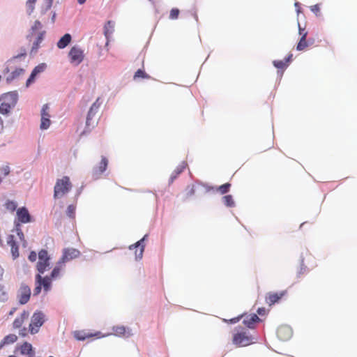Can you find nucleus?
I'll return each mask as SVG.
<instances>
[{
  "mask_svg": "<svg viewBox=\"0 0 357 357\" xmlns=\"http://www.w3.org/2000/svg\"><path fill=\"white\" fill-rule=\"evenodd\" d=\"M33 221V220L26 207L22 206L17 209L15 229L12 231L13 234H9L6 238V243L11 248V253L14 259L19 257L18 243H22L24 246L26 245L24 235L20 225Z\"/></svg>",
  "mask_w": 357,
  "mask_h": 357,
  "instance_id": "1",
  "label": "nucleus"
},
{
  "mask_svg": "<svg viewBox=\"0 0 357 357\" xmlns=\"http://www.w3.org/2000/svg\"><path fill=\"white\" fill-rule=\"evenodd\" d=\"M18 96L16 92H8L0 97V113L8 114L10 109L15 106Z\"/></svg>",
  "mask_w": 357,
  "mask_h": 357,
  "instance_id": "2",
  "label": "nucleus"
},
{
  "mask_svg": "<svg viewBox=\"0 0 357 357\" xmlns=\"http://www.w3.org/2000/svg\"><path fill=\"white\" fill-rule=\"evenodd\" d=\"M52 278L49 275L43 277L42 274L38 273L35 277L36 287L33 289V295H38L42 288L44 291L48 292L52 288Z\"/></svg>",
  "mask_w": 357,
  "mask_h": 357,
  "instance_id": "3",
  "label": "nucleus"
},
{
  "mask_svg": "<svg viewBox=\"0 0 357 357\" xmlns=\"http://www.w3.org/2000/svg\"><path fill=\"white\" fill-rule=\"evenodd\" d=\"M232 342L238 347H246L253 342L252 337L243 329L234 334Z\"/></svg>",
  "mask_w": 357,
  "mask_h": 357,
  "instance_id": "4",
  "label": "nucleus"
},
{
  "mask_svg": "<svg viewBox=\"0 0 357 357\" xmlns=\"http://www.w3.org/2000/svg\"><path fill=\"white\" fill-rule=\"evenodd\" d=\"M50 266V257L45 250H41L38 253V261L36 264V269L38 273L43 274L48 270Z\"/></svg>",
  "mask_w": 357,
  "mask_h": 357,
  "instance_id": "5",
  "label": "nucleus"
},
{
  "mask_svg": "<svg viewBox=\"0 0 357 357\" xmlns=\"http://www.w3.org/2000/svg\"><path fill=\"white\" fill-rule=\"evenodd\" d=\"M84 50L78 45L72 47L68 52V58L71 64L79 65L84 59Z\"/></svg>",
  "mask_w": 357,
  "mask_h": 357,
  "instance_id": "6",
  "label": "nucleus"
},
{
  "mask_svg": "<svg viewBox=\"0 0 357 357\" xmlns=\"http://www.w3.org/2000/svg\"><path fill=\"white\" fill-rule=\"evenodd\" d=\"M71 187L70 180H58L54 186V197L55 199L62 197L70 191Z\"/></svg>",
  "mask_w": 357,
  "mask_h": 357,
  "instance_id": "7",
  "label": "nucleus"
},
{
  "mask_svg": "<svg viewBox=\"0 0 357 357\" xmlns=\"http://www.w3.org/2000/svg\"><path fill=\"white\" fill-rule=\"evenodd\" d=\"M44 323V315L42 312H35L29 324V331L31 334H35L38 332L40 327Z\"/></svg>",
  "mask_w": 357,
  "mask_h": 357,
  "instance_id": "8",
  "label": "nucleus"
},
{
  "mask_svg": "<svg viewBox=\"0 0 357 357\" xmlns=\"http://www.w3.org/2000/svg\"><path fill=\"white\" fill-rule=\"evenodd\" d=\"M31 293L30 287L25 284H22L17 291V298L19 303L21 305H24L28 303L31 297Z\"/></svg>",
  "mask_w": 357,
  "mask_h": 357,
  "instance_id": "9",
  "label": "nucleus"
},
{
  "mask_svg": "<svg viewBox=\"0 0 357 357\" xmlns=\"http://www.w3.org/2000/svg\"><path fill=\"white\" fill-rule=\"evenodd\" d=\"M111 335V333H108L106 335H102L100 332H96L95 333H91L89 332H86L84 331H75L73 333V337L77 340L79 341H84L88 338H91L93 337H96V338H101L104 337H107L108 335Z\"/></svg>",
  "mask_w": 357,
  "mask_h": 357,
  "instance_id": "10",
  "label": "nucleus"
},
{
  "mask_svg": "<svg viewBox=\"0 0 357 357\" xmlns=\"http://www.w3.org/2000/svg\"><path fill=\"white\" fill-rule=\"evenodd\" d=\"M80 255V252L75 248H65L63 250V255L61 258L59 259L61 263L65 264L66 261L73 260L78 257Z\"/></svg>",
  "mask_w": 357,
  "mask_h": 357,
  "instance_id": "11",
  "label": "nucleus"
},
{
  "mask_svg": "<svg viewBox=\"0 0 357 357\" xmlns=\"http://www.w3.org/2000/svg\"><path fill=\"white\" fill-rule=\"evenodd\" d=\"M100 103H99V98L96 100V101L92 105L91 107L88 115L86 117V125L87 127L91 126L94 127V126L96 124V122L95 121H92L93 117L95 116V114L97 113L99 107H100Z\"/></svg>",
  "mask_w": 357,
  "mask_h": 357,
  "instance_id": "12",
  "label": "nucleus"
},
{
  "mask_svg": "<svg viewBox=\"0 0 357 357\" xmlns=\"http://www.w3.org/2000/svg\"><path fill=\"white\" fill-rule=\"evenodd\" d=\"M50 115L49 114V106L45 104L43 106L41 110V123H40V128L43 130L47 129L50 124L51 121L50 119Z\"/></svg>",
  "mask_w": 357,
  "mask_h": 357,
  "instance_id": "13",
  "label": "nucleus"
},
{
  "mask_svg": "<svg viewBox=\"0 0 357 357\" xmlns=\"http://www.w3.org/2000/svg\"><path fill=\"white\" fill-rule=\"evenodd\" d=\"M147 235H145L141 240L138 241L136 243L130 245L129 249L131 250H135V259L139 260L141 259L143 257V253L144 251V245L143 244V241Z\"/></svg>",
  "mask_w": 357,
  "mask_h": 357,
  "instance_id": "14",
  "label": "nucleus"
},
{
  "mask_svg": "<svg viewBox=\"0 0 357 357\" xmlns=\"http://www.w3.org/2000/svg\"><path fill=\"white\" fill-rule=\"evenodd\" d=\"M277 336L282 341H287L292 336V331L287 326H281L277 329Z\"/></svg>",
  "mask_w": 357,
  "mask_h": 357,
  "instance_id": "15",
  "label": "nucleus"
},
{
  "mask_svg": "<svg viewBox=\"0 0 357 357\" xmlns=\"http://www.w3.org/2000/svg\"><path fill=\"white\" fill-rule=\"evenodd\" d=\"M285 294V291L279 293L269 292L266 296V303L271 306L275 304V303H278Z\"/></svg>",
  "mask_w": 357,
  "mask_h": 357,
  "instance_id": "16",
  "label": "nucleus"
},
{
  "mask_svg": "<svg viewBox=\"0 0 357 357\" xmlns=\"http://www.w3.org/2000/svg\"><path fill=\"white\" fill-rule=\"evenodd\" d=\"M113 335L119 337H128L132 334L130 329L123 326H115L112 328Z\"/></svg>",
  "mask_w": 357,
  "mask_h": 357,
  "instance_id": "17",
  "label": "nucleus"
},
{
  "mask_svg": "<svg viewBox=\"0 0 357 357\" xmlns=\"http://www.w3.org/2000/svg\"><path fill=\"white\" fill-rule=\"evenodd\" d=\"M20 354L27 357H35V351L33 349L32 345L25 342L20 347Z\"/></svg>",
  "mask_w": 357,
  "mask_h": 357,
  "instance_id": "18",
  "label": "nucleus"
},
{
  "mask_svg": "<svg viewBox=\"0 0 357 357\" xmlns=\"http://www.w3.org/2000/svg\"><path fill=\"white\" fill-rule=\"evenodd\" d=\"M260 319L255 314L246 316L243 320V324L249 328H254L256 323L259 322Z\"/></svg>",
  "mask_w": 357,
  "mask_h": 357,
  "instance_id": "19",
  "label": "nucleus"
},
{
  "mask_svg": "<svg viewBox=\"0 0 357 357\" xmlns=\"http://www.w3.org/2000/svg\"><path fill=\"white\" fill-rule=\"evenodd\" d=\"M42 28L43 25L41 22L38 20L35 21L33 25L31 26V33L27 36V38L31 41L33 37L35 36L36 34L40 31H42Z\"/></svg>",
  "mask_w": 357,
  "mask_h": 357,
  "instance_id": "20",
  "label": "nucleus"
},
{
  "mask_svg": "<svg viewBox=\"0 0 357 357\" xmlns=\"http://www.w3.org/2000/svg\"><path fill=\"white\" fill-rule=\"evenodd\" d=\"M29 317V312H26V311H24L20 317H17L13 323V328H20L22 325L23 324V323L24 322V321L26 319H27Z\"/></svg>",
  "mask_w": 357,
  "mask_h": 357,
  "instance_id": "21",
  "label": "nucleus"
},
{
  "mask_svg": "<svg viewBox=\"0 0 357 357\" xmlns=\"http://www.w3.org/2000/svg\"><path fill=\"white\" fill-rule=\"evenodd\" d=\"M72 37L70 33H66L62 36L60 40L57 42V47L59 49H63L67 47L71 42Z\"/></svg>",
  "mask_w": 357,
  "mask_h": 357,
  "instance_id": "22",
  "label": "nucleus"
},
{
  "mask_svg": "<svg viewBox=\"0 0 357 357\" xmlns=\"http://www.w3.org/2000/svg\"><path fill=\"white\" fill-rule=\"evenodd\" d=\"M107 165H108V159L105 156H102L101 160L99 162L98 165L96 167H95V169H94L95 173H96V174L103 173L106 170Z\"/></svg>",
  "mask_w": 357,
  "mask_h": 357,
  "instance_id": "23",
  "label": "nucleus"
},
{
  "mask_svg": "<svg viewBox=\"0 0 357 357\" xmlns=\"http://www.w3.org/2000/svg\"><path fill=\"white\" fill-rule=\"evenodd\" d=\"M45 33V31H40L37 34L35 35L36 37L35 40L33 41V46L31 48V52H36L38 50V49L40 47V44L42 43V41L43 40Z\"/></svg>",
  "mask_w": 357,
  "mask_h": 357,
  "instance_id": "24",
  "label": "nucleus"
},
{
  "mask_svg": "<svg viewBox=\"0 0 357 357\" xmlns=\"http://www.w3.org/2000/svg\"><path fill=\"white\" fill-rule=\"evenodd\" d=\"M292 57V54H289L285 59L273 61V63L274 66L278 69H284L288 66V63L290 62Z\"/></svg>",
  "mask_w": 357,
  "mask_h": 357,
  "instance_id": "25",
  "label": "nucleus"
},
{
  "mask_svg": "<svg viewBox=\"0 0 357 357\" xmlns=\"http://www.w3.org/2000/svg\"><path fill=\"white\" fill-rule=\"evenodd\" d=\"M63 266L64 264L61 263L60 260L56 263V265L54 266L50 275H49L52 280L57 278L60 275L61 271Z\"/></svg>",
  "mask_w": 357,
  "mask_h": 357,
  "instance_id": "26",
  "label": "nucleus"
},
{
  "mask_svg": "<svg viewBox=\"0 0 357 357\" xmlns=\"http://www.w3.org/2000/svg\"><path fill=\"white\" fill-rule=\"evenodd\" d=\"M24 73V70L21 68H16L11 72L6 77L8 82H11Z\"/></svg>",
  "mask_w": 357,
  "mask_h": 357,
  "instance_id": "27",
  "label": "nucleus"
},
{
  "mask_svg": "<svg viewBox=\"0 0 357 357\" xmlns=\"http://www.w3.org/2000/svg\"><path fill=\"white\" fill-rule=\"evenodd\" d=\"M307 35V32H305L303 36L301 37V39L297 45L296 50L298 51L304 50L307 46L308 43L306 40V37Z\"/></svg>",
  "mask_w": 357,
  "mask_h": 357,
  "instance_id": "28",
  "label": "nucleus"
},
{
  "mask_svg": "<svg viewBox=\"0 0 357 357\" xmlns=\"http://www.w3.org/2000/svg\"><path fill=\"white\" fill-rule=\"evenodd\" d=\"M188 167V164L186 162H182L174 170V174L172 176V178H175L177 176H180V174L183 172Z\"/></svg>",
  "mask_w": 357,
  "mask_h": 357,
  "instance_id": "29",
  "label": "nucleus"
},
{
  "mask_svg": "<svg viewBox=\"0 0 357 357\" xmlns=\"http://www.w3.org/2000/svg\"><path fill=\"white\" fill-rule=\"evenodd\" d=\"M17 337L16 335L9 334L3 338L2 343L0 345V347H2V345H3V344H13V343L17 341Z\"/></svg>",
  "mask_w": 357,
  "mask_h": 357,
  "instance_id": "30",
  "label": "nucleus"
},
{
  "mask_svg": "<svg viewBox=\"0 0 357 357\" xmlns=\"http://www.w3.org/2000/svg\"><path fill=\"white\" fill-rule=\"evenodd\" d=\"M134 80L139 79H151V76L148 75L144 70L139 69L137 70L133 76Z\"/></svg>",
  "mask_w": 357,
  "mask_h": 357,
  "instance_id": "31",
  "label": "nucleus"
},
{
  "mask_svg": "<svg viewBox=\"0 0 357 357\" xmlns=\"http://www.w3.org/2000/svg\"><path fill=\"white\" fill-rule=\"evenodd\" d=\"M5 208L10 212L17 211V204L15 201L7 200L4 204Z\"/></svg>",
  "mask_w": 357,
  "mask_h": 357,
  "instance_id": "32",
  "label": "nucleus"
},
{
  "mask_svg": "<svg viewBox=\"0 0 357 357\" xmlns=\"http://www.w3.org/2000/svg\"><path fill=\"white\" fill-rule=\"evenodd\" d=\"M222 201L224 204L227 207H234L235 202L234 201L233 197L230 195H225L222 197Z\"/></svg>",
  "mask_w": 357,
  "mask_h": 357,
  "instance_id": "33",
  "label": "nucleus"
},
{
  "mask_svg": "<svg viewBox=\"0 0 357 357\" xmlns=\"http://www.w3.org/2000/svg\"><path fill=\"white\" fill-rule=\"evenodd\" d=\"M230 187H231V184L229 183H226L222 185H220L217 188V190L223 195V194L227 193L229 190Z\"/></svg>",
  "mask_w": 357,
  "mask_h": 357,
  "instance_id": "34",
  "label": "nucleus"
},
{
  "mask_svg": "<svg viewBox=\"0 0 357 357\" xmlns=\"http://www.w3.org/2000/svg\"><path fill=\"white\" fill-rule=\"evenodd\" d=\"M76 206L73 204L69 205L67 208V215L71 218H74L75 215Z\"/></svg>",
  "mask_w": 357,
  "mask_h": 357,
  "instance_id": "35",
  "label": "nucleus"
},
{
  "mask_svg": "<svg viewBox=\"0 0 357 357\" xmlns=\"http://www.w3.org/2000/svg\"><path fill=\"white\" fill-rule=\"evenodd\" d=\"M8 298V294L6 291L5 290V288L3 285L0 284V300L2 301H4L7 300Z\"/></svg>",
  "mask_w": 357,
  "mask_h": 357,
  "instance_id": "36",
  "label": "nucleus"
},
{
  "mask_svg": "<svg viewBox=\"0 0 357 357\" xmlns=\"http://www.w3.org/2000/svg\"><path fill=\"white\" fill-rule=\"evenodd\" d=\"M45 68H46V65L45 63H40V64L38 65L37 66H36L33 68V71L38 75V74L43 72L45 70Z\"/></svg>",
  "mask_w": 357,
  "mask_h": 357,
  "instance_id": "37",
  "label": "nucleus"
},
{
  "mask_svg": "<svg viewBox=\"0 0 357 357\" xmlns=\"http://www.w3.org/2000/svg\"><path fill=\"white\" fill-rule=\"evenodd\" d=\"M179 15V10L177 8H172L170 11L169 18L172 20L177 19Z\"/></svg>",
  "mask_w": 357,
  "mask_h": 357,
  "instance_id": "38",
  "label": "nucleus"
},
{
  "mask_svg": "<svg viewBox=\"0 0 357 357\" xmlns=\"http://www.w3.org/2000/svg\"><path fill=\"white\" fill-rule=\"evenodd\" d=\"M37 74L35 73L33 70L29 76V77L28 78V79L26 80V87H28L31 83H33L35 80V77H36Z\"/></svg>",
  "mask_w": 357,
  "mask_h": 357,
  "instance_id": "39",
  "label": "nucleus"
},
{
  "mask_svg": "<svg viewBox=\"0 0 357 357\" xmlns=\"http://www.w3.org/2000/svg\"><path fill=\"white\" fill-rule=\"evenodd\" d=\"M37 74L35 73L33 70L29 76V77L28 78V79L26 80V87H28L31 83H33L35 80V77H36Z\"/></svg>",
  "mask_w": 357,
  "mask_h": 357,
  "instance_id": "40",
  "label": "nucleus"
},
{
  "mask_svg": "<svg viewBox=\"0 0 357 357\" xmlns=\"http://www.w3.org/2000/svg\"><path fill=\"white\" fill-rule=\"evenodd\" d=\"M9 172H10V167L8 165H4L1 168V174L3 176H8Z\"/></svg>",
  "mask_w": 357,
  "mask_h": 357,
  "instance_id": "41",
  "label": "nucleus"
},
{
  "mask_svg": "<svg viewBox=\"0 0 357 357\" xmlns=\"http://www.w3.org/2000/svg\"><path fill=\"white\" fill-rule=\"evenodd\" d=\"M310 10L314 13L316 15H318L320 12V8H319V6L316 4V5H314V6H312L310 7Z\"/></svg>",
  "mask_w": 357,
  "mask_h": 357,
  "instance_id": "42",
  "label": "nucleus"
},
{
  "mask_svg": "<svg viewBox=\"0 0 357 357\" xmlns=\"http://www.w3.org/2000/svg\"><path fill=\"white\" fill-rule=\"evenodd\" d=\"M36 258H37V255L35 252H31L29 256V259L31 261H35L36 260Z\"/></svg>",
  "mask_w": 357,
  "mask_h": 357,
  "instance_id": "43",
  "label": "nucleus"
},
{
  "mask_svg": "<svg viewBox=\"0 0 357 357\" xmlns=\"http://www.w3.org/2000/svg\"><path fill=\"white\" fill-rule=\"evenodd\" d=\"M243 317V315H241V316H238L237 317H235V318H233V319H231L229 320V322L231 324H235L236 322H238L241 318Z\"/></svg>",
  "mask_w": 357,
  "mask_h": 357,
  "instance_id": "44",
  "label": "nucleus"
},
{
  "mask_svg": "<svg viewBox=\"0 0 357 357\" xmlns=\"http://www.w3.org/2000/svg\"><path fill=\"white\" fill-rule=\"evenodd\" d=\"M257 313H258L259 315H264V314H265V313H266V310H265V308H264V307L259 308V309L257 310Z\"/></svg>",
  "mask_w": 357,
  "mask_h": 357,
  "instance_id": "45",
  "label": "nucleus"
},
{
  "mask_svg": "<svg viewBox=\"0 0 357 357\" xmlns=\"http://www.w3.org/2000/svg\"><path fill=\"white\" fill-rule=\"evenodd\" d=\"M27 334L26 333V328H24L20 331V335L22 337L26 336Z\"/></svg>",
  "mask_w": 357,
  "mask_h": 357,
  "instance_id": "46",
  "label": "nucleus"
},
{
  "mask_svg": "<svg viewBox=\"0 0 357 357\" xmlns=\"http://www.w3.org/2000/svg\"><path fill=\"white\" fill-rule=\"evenodd\" d=\"M3 122L1 117L0 116V132L3 130Z\"/></svg>",
  "mask_w": 357,
  "mask_h": 357,
  "instance_id": "47",
  "label": "nucleus"
},
{
  "mask_svg": "<svg viewBox=\"0 0 357 357\" xmlns=\"http://www.w3.org/2000/svg\"><path fill=\"white\" fill-rule=\"evenodd\" d=\"M305 30L304 29H302L300 26H299V34L303 36V33H305Z\"/></svg>",
  "mask_w": 357,
  "mask_h": 357,
  "instance_id": "48",
  "label": "nucleus"
},
{
  "mask_svg": "<svg viewBox=\"0 0 357 357\" xmlns=\"http://www.w3.org/2000/svg\"><path fill=\"white\" fill-rule=\"evenodd\" d=\"M3 269L0 266V278L3 275Z\"/></svg>",
  "mask_w": 357,
  "mask_h": 357,
  "instance_id": "49",
  "label": "nucleus"
},
{
  "mask_svg": "<svg viewBox=\"0 0 357 357\" xmlns=\"http://www.w3.org/2000/svg\"><path fill=\"white\" fill-rule=\"evenodd\" d=\"M86 0H77L78 3L79 4H83L84 3H85Z\"/></svg>",
  "mask_w": 357,
  "mask_h": 357,
  "instance_id": "50",
  "label": "nucleus"
},
{
  "mask_svg": "<svg viewBox=\"0 0 357 357\" xmlns=\"http://www.w3.org/2000/svg\"><path fill=\"white\" fill-rule=\"evenodd\" d=\"M112 22L110 21L107 22V25L105 26V28L107 26H111Z\"/></svg>",
  "mask_w": 357,
  "mask_h": 357,
  "instance_id": "51",
  "label": "nucleus"
},
{
  "mask_svg": "<svg viewBox=\"0 0 357 357\" xmlns=\"http://www.w3.org/2000/svg\"><path fill=\"white\" fill-rule=\"evenodd\" d=\"M28 2L29 3H35V0H29Z\"/></svg>",
  "mask_w": 357,
  "mask_h": 357,
  "instance_id": "52",
  "label": "nucleus"
},
{
  "mask_svg": "<svg viewBox=\"0 0 357 357\" xmlns=\"http://www.w3.org/2000/svg\"><path fill=\"white\" fill-rule=\"evenodd\" d=\"M14 311H15V309H13V310L10 311V314H13Z\"/></svg>",
  "mask_w": 357,
  "mask_h": 357,
  "instance_id": "53",
  "label": "nucleus"
},
{
  "mask_svg": "<svg viewBox=\"0 0 357 357\" xmlns=\"http://www.w3.org/2000/svg\"><path fill=\"white\" fill-rule=\"evenodd\" d=\"M6 73H8V72H9V70H8V68H6V69L5 70V71H6Z\"/></svg>",
  "mask_w": 357,
  "mask_h": 357,
  "instance_id": "54",
  "label": "nucleus"
},
{
  "mask_svg": "<svg viewBox=\"0 0 357 357\" xmlns=\"http://www.w3.org/2000/svg\"><path fill=\"white\" fill-rule=\"evenodd\" d=\"M8 357H16V356L11 355V356H9Z\"/></svg>",
  "mask_w": 357,
  "mask_h": 357,
  "instance_id": "55",
  "label": "nucleus"
}]
</instances>
